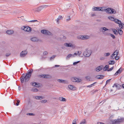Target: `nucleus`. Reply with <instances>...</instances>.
<instances>
[{"mask_svg": "<svg viewBox=\"0 0 124 124\" xmlns=\"http://www.w3.org/2000/svg\"><path fill=\"white\" fill-rule=\"evenodd\" d=\"M124 120V118H123L117 119L112 120L110 121L109 124H119L120 123L123 122Z\"/></svg>", "mask_w": 124, "mask_h": 124, "instance_id": "obj_1", "label": "nucleus"}, {"mask_svg": "<svg viewBox=\"0 0 124 124\" xmlns=\"http://www.w3.org/2000/svg\"><path fill=\"white\" fill-rule=\"evenodd\" d=\"M20 80L21 83H23L24 82V79L25 82H28L29 79L30 78L25 76V74H23L20 77Z\"/></svg>", "mask_w": 124, "mask_h": 124, "instance_id": "obj_2", "label": "nucleus"}, {"mask_svg": "<svg viewBox=\"0 0 124 124\" xmlns=\"http://www.w3.org/2000/svg\"><path fill=\"white\" fill-rule=\"evenodd\" d=\"M92 51L91 50H86L83 53V55L86 57H88L91 55Z\"/></svg>", "mask_w": 124, "mask_h": 124, "instance_id": "obj_3", "label": "nucleus"}, {"mask_svg": "<svg viewBox=\"0 0 124 124\" xmlns=\"http://www.w3.org/2000/svg\"><path fill=\"white\" fill-rule=\"evenodd\" d=\"M38 77L43 78H50L51 77V76L48 75L42 74L37 76Z\"/></svg>", "mask_w": 124, "mask_h": 124, "instance_id": "obj_4", "label": "nucleus"}, {"mask_svg": "<svg viewBox=\"0 0 124 124\" xmlns=\"http://www.w3.org/2000/svg\"><path fill=\"white\" fill-rule=\"evenodd\" d=\"M22 29L25 31L28 32H30L31 31V28L28 26H23L22 28Z\"/></svg>", "mask_w": 124, "mask_h": 124, "instance_id": "obj_5", "label": "nucleus"}, {"mask_svg": "<svg viewBox=\"0 0 124 124\" xmlns=\"http://www.w3.org/2000/svg\"><path fill=\"white\" fill-rule=\"evenodd\" d=\"M89 38V36L87 35L80 36L77 37L78 39L83 40L87 39Z\"/></svg>", "mask_w": 124, "mask_h": 124, "instance_id": "obj_6", "label": "nucleus"}, {"mask_svg": "<svg viewBox=\"0 0 124 124\" xmlns=\"http://www.w3.org/2000/svg\"><path fill=\"white\" fill-rule=\"evenodd\" d=\"M71 80L73 82H80L81 81V80L80 79L74 77L71 78Z\"/></svg>", "mask_w": 124, "mask_h": 124, "instance_id": "obj_7", "label": "nucleus"}, {"mask_svg": "<svg viewBox=\"0 0 124 124\" xmlns=\"http://www.w3.org/2000/svg\"><path fill=\"white\" fill-rule=\"evenodd\" d=\"M104 8V7H93L92 9H94L93 10L102 11L103 9Z\"/></svg>", "mask_w": 124, "mask_h": 124, "instance_id": "obj_8", "label": "nucleus"}, {"mask_svg": "<svg viewBox=\"0 0 124 124\" xmlns=\"http://www.w3.org/2000/svg\"><path fill=\"white\" fill-rule=\"evenodd\" d=\"M64 45L65 46L67 47H71L74 48L75 47V46L74 45L70 43H65L64 44Z\"/></svg>", "mask_w": 124, "mask_h": 124, "instance_id": "obj_9", "label": "nucleus"}, {"mask_svg": "<svg viewBox=\"0 0 124 124\" xmlns=\"http://www.w3.org/2000/svg\"><path fill=\"white\" fill-rule=\"evenodd\" d=\"M118 53V51L117 50H116L111 56L110 57L112 59H114L115 58V57H114L113 56L116 55V56H115V57H116L117 56Z\"/></svg>", "mask_w": 124, "mask_h": 124, "instance_id": "obj_10", "label": "nucleus"}, {"mask_svg": "<svg viewBox=\"0 0 124 124\" xmlns=\"http://www.w3.org/2000/svg\"><path fill=\"white\" fill-rule=\"evenodd\" d=\"M27 53V51L26 50L22 51L20 53V56L21 57H24Z\"/></svg>", "mask_w": 124, "mask_h": 124, "instance_id": "obj_11", "label": "nucleus"}, {"mask_svg": "<svg viewBox=\"0 0 124 124\" xmlns=\"http://www.w3.org/2000/svg\"><path fill=\"white\" fill-rule=\"evenodd\" d=\"M41 32L45 35H49L51 34V33L48 31L46 30H42L41 31Z\"/></svg>", "mask_w": 124, "mask_h": 124, "instance_id": "obj_12", "label": "nucleus"}, {"mask_svg": "<svg viewBox=\"0 0 124 124\" xmlns=\"http://www.w3.org/2000/svg\"><path fill=\"white\" fill-rule=\"evenodd\" d=\"M108 18L110 20L112 21H114L116 23L119 21L118 19H115L112 16H109L108 17Z\"/></svg>", "mask_w": 124, "mask_h": 124, "instance_id": "obj_13", "label": "nucleus"}, {"mask_svg": "<svg viewBox=\"0 0 124 124\" xmlns=\"http://www.w3.org/2000/svg\"><path fill=\"white\" fill-rule=\"evenodd\" d=\"M111 10V8H108L107 9H105L104 7V8L103 9L102 11H105L107 13H109V12H110Z\"/></svg>", "mask_w": 124, "mask_h": 124, "instance_id": "obj_14", "label": "nucleus"}, {"mask_svg": "<svg viewBox=\"0 0 124 124\" xmlns=\"http://www.w3.org/2000/svg\"><path fill=\"white\" fill-rule=\"evenodd\" d=\"M122 69L121 68H120L115 74V75L116 76L118 74H120L122 72Z\"/></svg>", "mask_w": 124, "mask_h": 124, "instance_id": "obj_15", "label": "nucleus"}, {"mask_svg": "<svg viewBox=\"0 0 124 124\" xmlns=\"http://www.w3.org/2000/svg\"><path fill=\"white\" fill-rule=\"evenodd\" d=\"M114 86H115L116 89L118 90L120 89L121 85L118 84H114L112 87H113Z\"/></svg>", "mask_w": 124, "mask_h": 124, "instance_id": "obj_16", "label": "nucleus"}, {"mask_svg": "<svg viewBox=\"0 0 124 124\" xmlns=\"http://www.w3.org/2000/svg\"><path fill=\"white\" fill-rule=\"evenodd\" d=\"M58 81L59 82L62 83H68L67 81L62 79H58Z\"/></svg>", "mask_w": 124, "mask_h": 124, "instance_id": "obj_17", "label": "nucleus"}, {"mask_svg": "<svg viewBox=\"0 0 124 124\" xmlns=\"http://www.w3.org/2000/svg\"><path fill=\"white\" fill-rule=\"evenodd\" d=\"M6 32L8 34L10 35L13 33L14 31H13L8 30Z\"/></svg>", "mask_w": 124, "mask_h": 124, "instance_id": "obj_18", "label": "nucleus"}, {"mask_svg": "<svg viewBox=\"0 0 124 124\" xmlns=\"http://www.w3.org/2000/svg\"><path fill=\"white\" fill-rule=\"evenodd\" d=\"M74 55L71 54H68L66 57V59L67 60H68L71 57H74Z\"/></svg>", "mask_w": 124, "mask_h": 124, "instance_id": "obj_19", "label": "nucleus"}, {"mask_svg": "<svg viewBox=\"0 0 124 124\" xmlns=\"http://www.w3.org/2000/svg\"><path fill=\"white\" fill-rule=\"evenodd\" d=\"M102 68V66H100L96 68V71L97 72H99L101 70Z\"/></svg>", "mask_w": 124, "mask_h": 124, "instance_id": "obj_20", "label": "nucleus"}, {"mask_svg": "<svg viewBox=\"0 0 124 124\" xmlns=\"http://www.w3.org/2000/svg\"><path fill=\"white\" fill-rule=\"evenodd\" d=\"M116 13V12L114 9H113L112 8H111V10L110 12H109L110 14H115Z\"/></svg>", "mask_w": 124, "mask_h": 124, "instance_id": "obj_21", "label": "nucleus"}, {"mask_svg": "<svg viewBox=\"0 0 124 124\" xmlns=\"http://www.w3.org/2000/svg\"><path fill=\"white\" fill-rule=\"evenodd\" d=\"M31 40L33 42H37L38 40V39L36 37H33L31 38Z\"/></svg>", "mask_w": 124, "mask_h": 124, "instance_id": "obj_22", "label": "nucleus"}, {"mask_svg": "<svg viewBox=\"0 0 124 124\" xmlns=\"http://www.w3.org/2000/svg\"><path fill=\"white\" fill-rule=\"evenodd\" d=\"M44 98V97L42 96H36L35 97V98L37 100H40Z\"/></svg>", "mask_w": 124, "mask_h": 124, "instance_id": "obj_23", "label": "nucleus"}, {"mask_svg": "<svg viewBox=\"0 0 124 124\" xmlns=\"http://www.w3.org/2000/svg\"><path fill=\"white\" fill-rule=\"evenodd\" d=\"M46 6V5H44L43 6H41L39 7H38V11H41V10L44 7H45V6Z\"/></svg>", "mask_w": 124, "mask_h": 124, "instance_id": "obj_24", "label": "nucleus"}, {"mask_svg": "<svg viewBox=\"0 0 124 124\" xmlns=\"http://www.w3.org/2000/svg\"><path fill=\"white\" fill-rule=\"evenodd\" d=\"M116 23L119 24V26L120 28H122L123 26L121 21H120L119 20V21H117V22Z\"/></svg>", "mask_w": 124, "mask_h": 124, "instance_id": "obj_25", "label": "nucleus"}, {"mask_svg": "<svg viewBox=\"0 0 124 124\" xmlns=\"http://www.w3.org/2000/svg\"><path fill=\"white\" fill-rule=\"evenodd\" d=\"M104 76L102 75L97 76H96V78L97 79H101L103 78Z\"/></svg>", "mask_w": 124, "mask_h": 124, "instance_id": "obj_26", "label": "nucleus"}, {"mask_svg": "<svg viewBox=\"0 0 124 124\" xmlns=\"http://www.w3.org/2000/svg\"><path fill=\"white\" fill-rule=\"evenodd\" d=\"M112 30L114 34L116 35H117L118 34V32L116 29H113Z\"/></svg>", "mask_w": 124, "mask_h": 124, "instance_id": "obj_27", "label": "nucleus"}, {"mask_svg": "<svg viewBox=\"0 0 124 124\" xmlns=\"http://www.w3.org/2000/svg\"><path fill=\"white\" fill-rule=\"evenodd\" d=\"M59 100L62 101H66V99L62 97H60L59 98Z\"/></svg>", "mask_w": 124, "mask_h": 124, "instance_id": "obj_28", "label": "nucleus"}, {"mask_svg": "<svg viewBox=\"0 0 124 124\" xmlns=\"http://www.w3.org/2000/svg\"><path fill=\"white\" fill-rule=\"evenodd\" d=\"M109 66L108 65H106L105 67L104 68V69H103V70H104L106 71L107 70H108V69L109 68Z\"/></svg>", "mask_w": 124, "mask_h": 124, "instance_id": "obj_29", "label": "nucleus"}, {"mask_svg": "<svg viewBox=\"0 0 124 124\" xmlns=\"http://www.w3.org/2000/svg\"><path fill=\"white\" fill-rule=\"evenodd\" d=\"M69 88L71 90H73L74 86L71 85H69L68 86Z\"/></svg>", "mask_w": 124, "mask_h": 124, "instance_id": "obj_30", "label": "nucleus"}, {"mask_svg": "<svg viewBox=\"0 0 124 124\" xmlns=\"http://www.w3.org/2000/svg\"><path fill=\"white\" fill-rule=\"evenodd\" d=\"M62 18V16H59L57 18L56 20L57 21V22L58 23V21L59 20L61 19Z\"/></svg>", "mask_w": 124, "mask_h": 124, "instance_id": "obj_31", "label": "nucleus"}, {"mask_svg": "<svg viewBox=\"0 0 124 124\" xmlns=\"http://www.w3.org/2000/svg\"><path fill=\"white\" fill-rule=\"evenodd\" d=\"M101 31H103V30L104 31H106L108 30V29L105 27L101 28Z\"/></svg>", "mask_w": 124, "mask_h": 124, "instance_id": "obj_32", "label": "nucleus"}, {"mask_svg": "<svg viewBox=\"0 0 124 124\" xmlns=\"http://www.w3.org/2000/svg\"><path fill=\"white\" fill-rule=\"evenodd\" d=\"M31 90L33 92H37L38 91V89L35 88L34 87L32 88Z\"/></svg>", "mask_w": 124, "mask_h": 124, "instance_id": "obj_33", "label": "nucleus"}, {"mask_svg": "<svg viewBox=\"0 0 124 124\" xmlns=\"http://www.w3.org/2000/svg\"><path fill=\"white\" fill-rule=\"evenodd\" d=\"M32 85L33 86L36 87H37V86H38V85H37V83L35 82H32Z\"/></svg>", "mask_w": 124, "mask_h": 124, "instance_id": "obj_34", "label": "nucleus"}, {"mask_svg": "<svg viewBox=\"0 0 124 124\" xmlns=\"http://www.w3.org/2000/svg\"><path fill=\"white\" fill-rule=\"evenodd\" d=\"M115 63V62L113 61H110L109 62V65H112Z\"/></svg>", "mask_w": 124, "mask_h": 124, "instance_id": "obj_35", "label": "nucleus"}, {"mask_svg": "<svg viewBox=\"0 0 124 124\" xmlns=\"http://www.w3.org/2000/svg\"><path fill=\"white\" fill-rule=\"evenodd\" d=\"M118 31L119 34L120 35H122L123 33V31L121 29L119 30H118Z\"/></svg>", "mask_w": 124, "mask_h": 124, "instance_id": "obj_36", "label": "nucleus"}, {"mask_svg": "<svg viewBox=\"0 0 124 124\" xmlns=\"http://www.w3.org/2000/svg\"><path fill=\"white\" fill-rule=\"evenodd\" d=\"M96 83V82L94 83H93V84H91V85H88V86H87V87H91L92 86H94V84L95 83Z\"/></svg>", "mask_w": 124, "mask_h": 124, "instance_id": "obj_37", "label": "nucleus"}, {"mask_svg": "<svg viewBox=\"0 0 124 124\" xmlns=\"http://www.w3.org/2000/svg\"><path fill=\"white\" fill-rule=\"evenodd\" d=\"M80 124H86V122L85 120H83L80 123Z\"/></svg>", "mask_w": 124, "mask_h": 124, "instance_id": "obj_38", "label": "nucleus"}, {"mask_svg": "<svg viewBox=\"0 0 124 124\" xmlns=\"http://www.w3.org/2000/svg\"><path fill=\"white\" fill-rule=\"evenodd\" d=\"M33 70L32 69H31V70L29 71H28L27 72V73L31 75V74Z\"/></svg>", "mask_w": 124, "mask_h": 124, "instance_id": "obj_39", "label": "nucleus"}, {"mask_svg": "<svg viewBox=\"0 0 124 124\" xmlns=\"http://www.w3.org/2000/svg\"><path fill=\"white\" fill-rule=\"evenodd\" d=\"M56 56L55 55H53L51 57L50 59V60L51 61L52 60H53L54 58Z\"/></svg>", "mask_w": 124, "mask_h": 124, "instance_id": "obj_40", "label": "nucleus"}, {"mask_svg": "<svg viewBox=\"0 0 124 124\" xmlns=\"http://www.w3.org/2000/svg\"><path fill=\"white\" fill-rule=\"evenodd\" d=\"M31 75L27 73L25 75V76H26L27 77H28L30 78L31 76Z\"/></svg>", "mask_w": 124, "mask_h": 124, "instance_id": "obj_41", "label": "nucleus"}, {"mask_svg": "<svg viewBox=\"0 0 124 124\" xmlns=\"http://www.w3.org/2000/svg\"><path fill=\"white\" fill-rule=\"evenodd\" d=\"M77 52L78 54V55L79 56H80V55L82 53L81 52V51H78Z\"/></svg>", "mask_w": 124, "mask_h": 124, "instance_id": "obj_42", "label": "nucleus"}, {"mask_svg": "<svg viewBox=\"0 0 124 124\" xmlns=\"http://www.w3.org/2000/svg\"><path fill=\"white\" fill-rule=\"evenodd\" d=\"M72 124H76V119H74L73 121Z\"/></svg>", "mask_w": 124, "mask_h": 124, "instance_id": "obj_43", "label": "nucleus"}, {"mask_svg": "<svg viewBox=\"0 0 124 124\" xmlns=\"http://www.w3.org/2000/svg\"><path fill=\"white\" fill-rule=\"evenodd\" d=\"M37 21H38L37 20H34L30 21H29V22L31 23H34Z\"/></svg>", "mask_w": 124, "mask_h": 124, "instance_id": "obj_44", "label": "nucleus"}, {"mask_svg": "<svg viewBox=\"0 0 124 124\" xmlns=\"http://www.w3.org/2000/svg\"><path fill=\"white\" fill-rule=\"evenodd\" d=\"M110 55V53H105L104 54V55L106 56H108Z\"/></svg>", "mask_w": 124, "mask_h": 124, "instance_id": "obj_45", "label": "nucleus"}, {"mask_svg": "<svg viewBox=\"0 0 124 124\" xmlns=\"http://www.w3.org/2000/svg\"><path fill=\"white\" fill-rule=\"evenodd\" d=\"M27 115L29 116H34V115L33 113H28L26 114Z\"/></svg>", "mask_w": 124, "mask_h": 124, "instance_id": "obj_46", "label": "nucleus"}, {"mask_svg": "<svg viewBox=\"0 0 124 124\" xmlns=\"http://www.w3.org/2000/svg\"><path fill=\"white\" fill-rule=\"evenodd\" d=\"M110 35L113 38V39H115V36L112 34H110Z\"/></svg>", "mask_w": 124, "mask_h": 124, "instance_id": "obj_47", "label": "nucleus"}, {"mask_svg": "<svg viewBox=\"0 0 124 124\" xmlns=\"http://www.w3.org/2000/svg\"><path fill=\"white\" fill-rule=\"evenodd\" d=\"M47 102L46 100H43L41 101V102L42 103H45Z\"/></svg>", "mask_w": 124, "mask_h": 124, "instance_id": "obj_48", "label": "nucleus"}, {"mask_svg": "<svg viewBox=\"0 0 124 124\" xmlns=\"http://www.w3.org/2000/svg\"><path fill=\"white\" fill-rule=\"evenodd\" d=\"M80 61H79L76 62H74L73 63V65H76L77 64H78V63Z\"/></svg>", "mask_w": 124, "mask_h": 124, "instance_id": "obj_49", "label": "nucleus"}, {"mask_svg": "<svg viewBox=\"0 0 124 124\" xmlns=\"http://www.w3.org/2000/svg\"><path fill=\"white\" fill-rule=\"evenodd\" d=\"M17 103H16V106H18L19 104V103L20 102V101L19 100H17Z\"/></svg>", "mask_w": 124, "mask_h": 124, "instance_id": "obj_50", "label": "nucleus"}, {"mask_svg": "<svg viewBox=\"0 0 124 124\" xmlns=\"http://www.w3.org/2000/svg\"><path fill=\"white\" fill-rule=\"evenodd\" d=\"M113 69V67H112L111 68H110L108 70H107L108 71H111Z\"/></svg>", "mask_w": 124, "mask_h": 124, "instance_id": "obj_51", "label": "nucleus"}, {"mask_svg": "<svg viewBox=\"0 0 124 124\" xmlns=\"http://www.w3.org/2000/svg\"><path fill=\"white\" fill-rule=\"evenodd\" d=\"M111 80V79L107 80L106 82V85H107L108 83H109L110 82V80Z\"/></svg>", "mask_w": 124, "mask_h": 124, "instance_id": "obj_52", "label": "nucleus"}, {"mask_svg": "<svg viewBox=\"0 0 124 124\" xmlns=\"http://www.w3.org/2000/svg\"><path fill=\"white\" fill-rule=\"evenodd\" d=\"M48 54V52L46 51H45L43 53V54L44 55H46Z\"/></svg>", "mask_w": 124, "mask_h": 124, "instance_id": "obj_53", "label": "nucleus"}, {"mask_svg": "<svg viewBox=\"0 0 124 124\" xmlns=\"http://www.w3.org/2000/svg\"><path fill=\"white\" fill-rule=\"evenodd\" d=\"M114 57H115V59L116 60H118L119 59V57L118 56H117L116 57H115V56Z\"/></svg>", "mask_w": 124, "mask_h": 124, "instance_id": "obj_54", "label": "nucleus"}, {"mask_svg": "<svg viewBox=\"0 0 124 124\" xmlns=\"http://www.w3.org/2000/svg\"><path fill=\"white\" fill-rule=\"evenodd\" d=\"M11 54L10 53H7L6 54V55L7 57H8Z\"/></svg>", "mask_w": 124, "mask_h": 124, "instance_id": "obj_55", "label": "nucleus"}, {"mask_svg": "<svg viewBox=\"0 0 124 124\" xmlns=\"http://www.w3.org/2000/svg\"><path fill=\"white\" fill-rule=\"evenodd\" d=\"M91 15H92V16L93 17L94 16H96L95 14H94V13L92 14Z\"/></svg>", "mask_w": 124, "mask_h": 124, "instance_id": "obj_56", "label": "nucleus"}, {"mask_svg": "<svg viewBox=\"0 0 124 124\" xmlns=\"http://www.w3.org/2000/svg\"><path fill=\"white\" fill-rule=\"evenodd\" d=\"M78 55V54L77 53H77H75L73 55H74V57H75V56H74L75 55Z\"/></svg>", "mask_w": 124, "mask_h": 124, "instance_id": "obj_57", "label": "nucleus"}, {"mask_svg": "<svg viewBox=\"0 0 124 124\" xmlns=\"http://www.w3.org/2000/svg\"><path fill=\"white\" fill-rule=\"evenodd\" d=\"M104 59V58L103 57H101L100 58V60H103Z\"/></svg>", "mask_w": 124, "mask_h": 124, "instance_id": "obj_58", "label": "nucleus"}, {"mask_svg": "<svg viewBox=\"0 0 124 124\" xmlns=\"http://www.w3.org/2000/svg\"><path fill=\"white\" fill-rule=\"evenodd\" d=\"M60 66V65H55V67H58Z\"/></svg>", "mask_w": 124, "mask_h": 124, "instance_id": "obj_59", "label": "nucleus"}, {"mask_svg": "<svg viewBox=\"0 0 124 124\" xmlns=\"http://www.w3.org/2000/svg\"><path fill=\"white\" fill-rule=\"evenodd\" d=\"M70 20V18H69V19H67V21H69Z\"/></svg>", "mask_w": 124, "mask_h": 124, "instance_id": "obj_60", "label": "nucleus"}, {"mask_svg": "<svg viewBox=\"0 0 124 124\" xmlns=\"http://www.w3.org/2000/svg\"><path fill=\"white\" fill-rule=\"evenodd\" d=\"M122 86L123 88H124V84L122 85Z\"/></svg>", "mask_w": 124, "mask_h": 124, "instance_id": "obj_61", "label": "nucleus"}, {"mask_svg": "<svg viewBox=\"0 0 124 124\" xmlns=\"http://www.w3.org/2000/svg\"><path fill=\"white\" fill-rule=\"evenodd\" d=\"M18 89H19V90H20V87L19 86V87H18Z\"/></svg>", "mask_w": 124, "mask_h": 124, "instance_id": "obj_62", "label": "nucleus"}, {"mask_svg": "<svg viewBox=\"0 0 124 124\" xmlns=\"http://www.w3.org/2000/svg\"><path fill=\"white\" fill-rule=\"evenodd\" d=\"M14 104L15 105V103L14 102Z\"/></svg>", "mask_w": 124, "mask_h": 124, "instance_id": "obj_63", "label": "nucleus"}, {"mask_svg": "<svg viewBox=\"0 0 124 124\" xmlns=\"http://www.w3.org/2000/svg\"><path fill=\"white\" fill-rule=\"evenodd\" d=\"M81 57H83V56H81Z\"/></svg>", "mask_w": 124, "mask_h": 124, "instance_id": "obj_64", "label": "nucleus"}]
</instances>
